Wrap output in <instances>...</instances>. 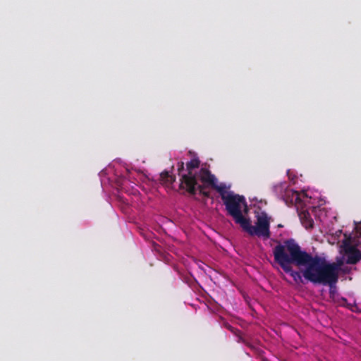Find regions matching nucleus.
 <instances>
[{
    "label": "nucleus",
    "instance_id": "obj_1",
    "mask_svg": "<svg viewBox=\"0 0 361 361\" xmlns=\"http://www.w3.org/2000/svg\"><path fill=\"white\" fill-rule=\"evenodd\" d=\"M302 254L304 250H302L300 245L293 239L287 240L283 244L279 243L273 249L275 262L284 272L289 274L296 283L302 282V276L299 271L293 269L292 264L306 267V264H300L298 261V256Z\"/></svg>",
    "mask_w": 361,
    "mask_h": 361
},
{
    "label": "nucleus",
    "instance_id": "obj_2",
    "mask_svg": "<svg viewBox=\"0 0 361 361\" xmlns=\"http://www.w3.org/2000/svg\"><path fill=\"white\" fill-rule=\"evenodd\" d=\"M298 257V263L306 264L305 269L301 271L306 280L314 284L322 285L332 280L334 275L331 266L328 265V262L324 258L317 255L312 256L306 251Z\"/></svg>",
    "mask_w": 361,
    "mask_h": 361
},
{
    "label": "nucleus",
    "instance_id": "obj_3",
    "mask_svg": "<svg viewBox=\"0 0 361 361\" xmlns=\"http://www.w3.org/2000/svg\"><path fill=\"white\" fill-rule=\"evenodd\" d=\"M218 192L226 207V209L235 222L240 226L246 219L242 212V205L244 206V212H247V206L243 196L235 194L233 191H228L226 185L218 188Z\"/></svg>",
    "mask_w": 361,
    "mask_h": 361
},
{
    "label": "nucleus",
    "instance_id": "obj_4",
    "mask_svg": "<svg viewBox=\"0 0 361 361\" xmlns=\"http://www.w3.org/2000/svg\"><path fill=\"white\" fill-rule=\"evenodd\" d=\"M256 218L255 226H252L250 219L246 218L240 226L250 235H257L265 238H270V223L267 213L262 212L256 216Z\"/></svg>",
    "mask_w": 361,
    "mask_h": 361
},
{
    "label": "nucleus",
    "instance_id": "obj_5",
    "mask_svg": "<svg viewBox=\"0 0 361 361\" xmlns=\"http://www.w3.org/2000/svg\"><path fill=\"white\" fill-rule=\"evenodd\" d=\"M200 165V161L198 158H193L186 164L187 173L181 176L180 178V188L185 189L191 195H196V185H197V178L196 173L193 170L198 169Z\"/></svg>",
    "mask_w": 361,
    "mask_h": 361
},
{
    "label": "nucleus",
    "instance_id": "obj_6",
    "mask_svg": "<svg viewBox=\"0 0 361 361\" xmlns=\"http://www.w3.org/2000/svg\"><path fill=\"white\" fill-rule=\"evenodd\" d=\"M340 253L345 256V263L348 264H355L361 259V252L351 244L350 240L343 241Z\"/></svg>",
    "mask_w": 361,
    "mask_h": 361
},
{
    "label": "nucleus",
    "instance_id": "obj_7",
    "mask_svg": "<svg viewBox=\"0 0 361 361\" xmlns=\"http://www.w3.org/2000/svg\"><path fill=\"white\" fill-rule=\"evenodd\" d=\"M199 178L204 184H207L212 186L214 189H215L218 192V188L219 187H225L226 185L221 183V185L216 184V178L214 174L211 173V171L207 168H202L199 171L198 173Z\"/></svg>",
    "mask_w": 361,
    "mask_h": 361
},
{
    "label": "nucleus",
    "instance_id": "obj_8",
    "mask_svg": "<svg viewBox=\"0 0 361 361\" xmlns=\"http://www.w3.org/2000/svg\"><path fill=\"white\" fill-rule=\"evenodd\" d=\"M346 258L342 255L341 257H336V262L330 263L328 262V265L331 266V272L334 276L338 277L339 271L341 267L345 263Z\"/></svg>",
    "mask_w": 361,
    "mask_h": 361
},
{
    "label": "nucleus",
    "instance_id": "obj_9",
    "mask_svg": "<svg viewBox=\"0 0 361 361\" xmlns=\"http://www.w3.org/2000/svg\"><path fill=\"white\" fill-rule=\"evenodd\" d=\"M301 224L306 229H311L314 226V221L308 211H302L299 213Z\"/></svg>",
    "mask_w": 361,
    "mask_h": 361
},
{
    "label": "nucleus",
    "instance_id": "obj_10",
    "mask_svg": "<svg viewBox=\"0 0 361 361\" xmlns=\"http://www.w3.org/2000/svg\"><path fill=\"white\" fill-rule=\"evenodd\" d=\"M338 277L334 276L332 278V280L329 283H324V286H329V295L330 297L334 298L335 294L336 293V283L338 282Z\"/></svg>",
    "mask_w": 361,
    "mask_h": 361
},
{
    "label": "nucleus",
    "instance_id": "obj_11",
    "mask_svg": "<svg viewBox=\"0 0 361 361\" xmlns=\"http://www.w3.org/2000/svg\"><path fill=\"white\" fill-rule=\"evenodd\" d=\"M160 178L161 183L165 185L172 184L176 180V178L170 175L169 173L166 171L161 173Z\"/></svg>",
    "mask_w": 361,
    "mask_h": 361
},
{
    "label": "nucleus",
    "instance_id": "obj_12",
    "mask_svg": "<svg viewBox=\"0 0 361 361\" xmlns=\"http://www.w3.org/2000/svg\"><path fill=\"white\" fill-rule=\"evenodd\" d=\"M204 188V185H200L197 183V185H196V191L199 190L200 194L202 195L205 197H209L210 194L209 192L205 191Z\"/></svg>",
    "mask_w": 361,
    "mask_h": 361
},
{
    "label": "nucleus",
    "instance_id": "obj_13",
    "mask_svg": "<svg viewBox=\"0 0 361 361\" xmlns=\"http://www.w3.org/2000/svg\"><path fill=\"white\" fill-rule=\"evenodd\" d=\"M184 170V163L183 161L179 162L178 164V175L181 177L182 175L184 173H182V172Z\"/></svg>",
    "mask_w": 361,
    "mask_h": 361
},
{
    "label": "nucleus",
    "instance_id": "obj_14",
    "mask_svg": "<svg viewBox=\"0 0 361 361\" xmlns=\"http://www.w3.org/2000/svg\"><path fill=\"white\" fill-rule=\"evenodd\" d=\"M341 305H343V306H348V303H347V300L345 298H342L341 299Z\"/></svg>",
    "mask_w": 361,
    "mask_h": 361
},
{
    "label": "nucleus",
    "instance_id": "obj_15",
    "mask_svg": "<svg viewBox=\"0 0 361 361\" xmlns=\"http://www.w3.org/2000/svg\"><path fill=\"white\" fill-rule=\"evenodd\" d=\"M226 327L228 328V329H229L232 332H235V330H236L235 328H233L231 325H228V326H226Z\"/></svg>",
    "mask_w": 361,
    "mask_h": 361
},
{
    "label": "nucleus",
    "instance_id": "obj_16",
    "mask_svg": "<svg viewBox=\"0 0 361 361\" xmlns=\"http://www.w3.org/2000/svg\"><path fill=\"white\" fill-rule=\"evenodd\" d=\"M234 333L235 334V335H238V333H239V331L236 329V330H235Z\"/></svg>",
    "mask_w": 361,
    "mask_h": 361
}]
</instances>
